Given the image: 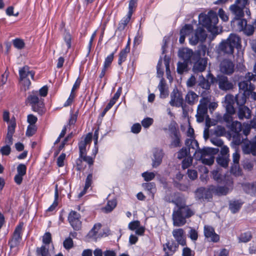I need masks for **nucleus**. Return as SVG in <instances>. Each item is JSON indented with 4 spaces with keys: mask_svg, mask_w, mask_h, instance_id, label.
<instances>
[{
    "mask_svg": "<svg viewBox=\"0 0 256 256\" xmlns=\"http://www.w3.org/2000/svg\"><path fill=\"white\" fill-rule=\"evenodd\" d=\"M185 144L187 146H192L194 151V156L198 160H200L202 162L207 165H211L214 162V155L217 152L216 150L206 148L203 149H200L198 148V142L196 140L192 139L186 140Z\"/></svg>",
    "mask_w": 256,
    "mask_h": 256,
    "instance_id": "f257e3e1",
    "label": "nucleus"
},
{
    "mask_svg": "<svg viewBox=\"0 0 256 256\" xmlns=\"http://www.w3.org/2000/svg\"><path fill=\"white\" fill-rule=\"evenodd\" d=\"M176 205L178 208L173 211L172 215L173 224L176 226H181L186 223V218L194 216L195 212L186 204L176 203Z\"/></svg>",
    "mask_w": 256,
    "mask_h": 256,
    "instance_id": "f03ea898",
    "label": "nucleus"
},
{
    "mask_svg": "<svg viewBox=\"0 0 256 256\" xmlns=\"http://www.w3.org/2000/svg\"><path fill=\"white\" fill-rule=\"evenodd\" d=\"M240 44V39L235 34H230L226 40L218 45L217 52L219 56L232 55L234 48H238Z\"/></svg>",
    "mask_w": 256,
    "mask_h": 256,
    "instance_id": "7ed1b4c3",
    "label": "nucleus"
},
{
    "mask_svg": "<svg viewBox=\"0 0 256 256\" xmlns=\"http://www.w3.org/2000/svg\"><path fill=\"white\" fill-rule=\"evenodd\" d=\"M245 78L246 79V80L240 82L238 84L240 90H243L244 93L241 96L242 100L240 99V96H236V102L238 104H244L246 100L245 95L248 92L252 90H254V86L251 84L250 81L256 80V75H254L250 72H248L246 74Z\"/></svg>",
    "mask_w": 256,
    "mask_h": 256,
    "instance_id": "20e7f679",
    "label": "nucleus"
},
{
    "mask_svg": "<svg viewBox=\"0 0 256 256\" xmlns=\"http://www.w3.org/2000/svg\"><path fill=\"white\" fill-rule=\"evenodd\" d=\"M199 20L208 30L212 32H214V30L216 28V26L218 21L216 12L210 11L207 15L201 14L199 15Z\"/></svg>",
    "mask_w": 256,
    "mask_h": 256,
    "instance_id": "39448f33",
    "label": "nucleus"
},
{
    "mask_svg": "<svg viewBox=\"0 0 256 256\" xmlns=\"http://www.w3.org/2000/svg\"><path fill=\"white\" fill-rule=\"evenodd\" d=\"M28 100L34 112L40 115L45 112L44 99L38 96L37 92L30 94L28 96Z\"/></svg>",
    "mask_w": 256,
    "mask_h": 256,
    "instance_id": "423d86ee",
    "label": "nucleus"
},
{
    "mask_svg": "<svg viewBox=\"0 0 256 256\" xmlns=\"http://www.w3.org/2000/svg\"><path fill=\"white\" fill-rule=\"evenodd\" d=\"M18 72L20 82L24 90L26 91L29 89L31 84L30 80L27 78V77L30 75L31 78L34 80V72L33 71L30 70V68L27 66L20 68Z\"/></svg>",
    "mask_w": 256,
    "mask_h": 256,
    "instance_id": "0eeeda50",
    "label": "nucleus"
},
{
    "mask_svg": "<svg viewBox=\"0 0 256 256\" xmlns=\"http://www.w3.org/2000/svg\"><path fill=\"white\" fill-rule=\"evenodd\" d=\"M22 227L23 223H20L16 226L12 238L8 243L10 249L16 248L20 245L22 240Z\"/></svg>",
    "mask_w": 256,
    "mask_h": 256,
    "instance_id": "6e6552de",
    "label": "nucleus"
},
{
    "mask_svg": "<svg viewBox=\"0 0 256 256\" xmlns=\"http://www.w3.org/2000/svg\"><path fill=\"white\" fill-rule=\"evenodd\" d=\"M226 186H211L210 190L214 194L222 196L226 195L232 189L233 182L230 178L228 177L226 180H225Z\"/></svg>",
    "mask_w": 256,
    "mask_h": 256,
    "instance_id": "1a4fd4ad",
    "label": "nucleus"
},
{
    "mask_svg": "<svg viewBox=\"0 0 256 256\" xmlns=\"http://www.w3.org/2000/svg\"><path fill=\"white\" fill-rule=\"evenodd\" d=\"M209 102L210 99L208 98H203L200 100L196 114V120L198 122H201L204 121L205 115L208 112V104Z\"/></svg>",
    "mask_w": 256,
    "mask_h": 256,
    "instance_id": "9d476101",
    "label": "nucleus"
},
{
    "mask_svg": "<svg viewBox=\"0 0 256 256\" xmlns=\"http://www.w3.org/2000/svg\"><path fill=\"white\" fill-rule=\"evenodd\" d=\"M207 36L206 31L202 28H198L194 35L189 39L190 42L192 45H196L199 42H203Z\"/></svg>",
    "mask_w": 256,
    "mask_h": 256,
    "instance_id": "9b49d317",
    "label": "nucleus"
},
{
    "mask_svg": "<svg viewBox=\"0 0 256 256\" xmlns=\"http://www.w3.org/2000/svg\"><path fill=\"white\" fill-rule=\"evenodd\" d=\"M80 218V214L74 210H72L68 214V220L74 230H78L81 228L82 222Z\"/></svg>",
    "mask_w": 256,
    "mask_h": 256,
    "instance_id": "f8f14e48",
    "label": "nucleus"
},
{
    "mask_svg": "<svg viewBox=\"0 0 256 256\" xmlns=\"http://www.w3.org/2000/svg\"><path fill=\"white\" fill-rule=\"evenodd\" d=\"M184 104V98L182 93L178 89H174L170 94V104L172 106L179 108Z\"/></svg>",
    "mask_w": 256,
    "mask_h": 256,
    "instance_id": "ddd939ff",
    "label": "nucleus"
},
{
    "mask_svg": "<svg viewBox=\"0 0 256 256\" xmlns=\"http://www.w3.org/2000/svg\"><path fill=\"white\" fill-rule=\"evenodd\" d=\"M220 70L223 74L230 75L234 72V64L232 61L224 59L220 63Z\"/></svg>",
    "mask_w": 256,
    "mask_h": 256,
    "instance_id": "4468645a",
    "label": "nucleus"
},
{
    "mask_svg": "<svg viewBox=\"0 0 256 256\" xmlns=\"http://www.w3.org/2000/svg\"><path fill=\"white\" fill-rule=\"evenodd\" d=\"M204 234L208 240L214 242H218L220 240V236L217 234L214 228L210 226H204Z\"/></svg>",
    "mask_w": 256,
    "mask_h": 256,
    "instance_id": "2eb2a0df",
    "label": "nucleus"
},
{
    "mask_svg": "<svg viewBox=\"0 0 256 256\" xmlns=\"http://www.w3.org/2000/svg\"><path fill=\"white\" fill-rule=\"evenodd\" d=\"M217 80L219 88L222 90H228L233 88L234 84L232 82L230 81L226 76H218Z\"/></svg>",
    "mask_w": 256,
    "mask_h": 256,
    "instance_id": "dca6fc26",
    "label": "nucleus"
},
{
    "mask_svg": "<svg viewBox=\"0 0 256 256\" xmlns=\"http://www.w3.org/2000/svg\"><path fill=\"white\" fill-rule=\"evenodd\" d=\"M172 236L178 244L184 246L186 244V239L184 236V230L182 228L175 229L172 231Z\"/></svg>",
    "mask_w": 256,
    "mask_h": 256,
    "instance_id": "f3484780",
    "label": "nucleus"
},
{
    "mask_svg": "<svg viewBox=\"0 0 256 256\" xmlns=\"http://www.w3.org/2000/svg\"><path fill=\"white\" fill-rule=\"evenodd\" d=\"M92 135L91 134H88L85 138L82 140L78 144V148L80 150V156L82 154H86V147L88 144H90L92 141Z\"/></svg>",
    "mask_w": 256,
    "mask_h": 256,
    "instance_id": "a211bd4d",
    "label": "nucleus"
},
{
    "mask_svg": "<svg viewBox=\"0 0 256 256\" xmlns=\"http://www.w3.org/2000/svg\"><path fill=\"white\" fill-rule=\"evenodd\" d=\"M214 80V77L210 73H208L207 75V80L205 79L202 76H200L199 78V86L204 89L208 90L210 86L209 80H210L211 82H213Z\"/></svg>",
    "mask_w": 256,
    "mask_h": 256,
    "instance_id": "6ab92c4d",
    "label": "nucleus"
},
{
    "mask_svg": "<svg viewBox=\"0 0 256 256\" xmlns=\"http://www.w3.org/2000/svg\"><path fill=\"white\" fill-rule=\"evenodd\" d=\"M163 156L164 153L162 150L156 148L154 150L152 163L153 168H156L161 164Z\"/></svg>",
    "mask_w": 256,
    "mask_h": 256,
    "instance_id": "aec40b11",
    "label": "nucleus"
},
{
    "mask_svg": "<svg viewBox=\"0 0 256 256\" xmlns=\"http://www.w3.org/2000/svg\"><path fill=\"white\" fill-rule=\"evenodd\" d=\"M193 56V51L186 48H181L178 51V56L188 62L190 60Z\"/></svg>",
    "mask_w": 256,
    "mask_h": 256,
    "instance_id": "412c9836",
    "label": "nucleus"
},
{
    "mask_svg": "<svg viewBox=\"0 0 256 256\" xmlns=\"http://www.w3.org/2000/svg\"><path fill=\"white\" fill-rule=\"evenodd\" d=\"M241 186L246 193L251 196L256 194V182L243 183Z\"/></svg>",
    "mask_w": 256,
    "mask_h": 256,
    "instance_id": "4be33fe9",
    "label": "nucleus"
},
{
    "mask_svg": "<svg viewBox=\"0 0 256 256\" xmlns=\"http://www.w3.org/2000/svg\"><path fill=\"white\" fill-rule=\"evenodd\" d=\"M240 105L238 108V117L240 120L244 118L248 119L251 116V111L248 107L243 106V104Z\"/></svg>",
    "mask_w": 256,
    "mask_h": 256,
    "instance_id": "5701e85b",
    "label": "nucleus"
},
{
    "mask_svg": "<svg viewBox=\"0 0 256 256\" xmlns=\"http://www.w3.org/2000/svg\"><path fill=\"white\" fill-rule=\"evenodd\" d=\"M171 142L170 145V148H176L180 146V136L178 130H174L170 136Z\"/></svg>",
    "mask_w": 256,
    "mask_h": 256,
    "instance_id": "b1692460",
    "label": "nucleus"
},
{
    "mask_svg": "<svg viewBox=\"0 0 256 256\" xmlns=\"http://www.w3.org/2000/svg\"><path fill=\"white\" fill-rule=\"evenodd\" d=\"M230 10L234 16L233 20H239L244 16V9L237 6L236 4H232L230 7Z\"/></svg>",
    "mask_w": 256,
    "mask_h": 256,
    "instance_id": "393cba45",
    "label": "nucleus"
},
{
    "mask_svg": "<svg viewBox=\"0 0 256 256\" xmlns=\"http://www.w3.org/2000/svg\"><path fill=\"white\" fill-rule=\"evenodd\" d=\"M207 60L206 58H202L196 62L194 65L193 71L196 72H202L206 69Z\"/></svg>",
    "mask_w": 256,
    "mask_h": 256,
    "instance_id": "a878e982",
    "label": "nucleus"
},
{
    "mask_svg": "<svg viewBox=\"0 0 256 256\" xmlns=\"http://www.w3.org/2000/svg\"><path fill=\"white\" fill-rule=\"evenodd\" d=\"M82 160L88 163L89 165H92L94 163V159L92 157L87 156L86 154H82V156L80 155L79 158L76 161L78 170H80L82 168Z\"/></svg>",
    "mask_w": 256,
    "mask_h": 256,
    "instance_id": "bb28decb",
    "label": "nucleus"
},
{
    "mask_svg": "<svg viewBox=\"0 0 256 256\" xmlns=\"http://www.w3.org/2000/svg\"><path fill=\"white\" fill-rule=\"evenodd\" d=\"M158 88L160 92V97L164 98L168 95V88L166 86L165 80L162 78L158 86Z\"/></svg>",
    "mask_w": 256,
    "mask_h": 256,
    "instance_id": "cd10ccee",
    "label": "nucleus"
},
{
    "mask_svg": "<svg viewBox=\"0 0 256 256\" xmlns=\"http://www.w3.org/2000/svg\"><path fill=\"white\" fill-rule=\"evenodd\" d=\"M242 151L245 154H252L256 156V146L252 142L244 144L242 146Z\"/></svg>",
    "mask_w": 256,
    "mask_h": 256,
    "instance_id": "c85d7f7f",
    "label": "nucleus"
},
{
    "mask_svg": "<svg viewBox=\"0 0 256 256\" xmlns=\"http://www.w3.org/2000/svg\"><path fill=\"white\" fill-rule=\"evenodd\" d=\"M198 96L193 91H189L185 96L186 102L190 105H193L198 101Z\"/></svg>",
    "mask_w": 256,
    "mask_h": 256,
    "instance_id": "c756f323",
    "label": "nucleus"
},
{
    "mask_svg": "<svg viewBox=\"0 0 256 256\" xmlns=\"http://www.w3.org/2000/svg\"><path fill=\"white\" fill-rule=\"evenodd\" d=\"M188 149L186 148H182L180 149L178 152L177 158L178 159H182L186 156H191V154H194V152H192L194 151V150L192 148V146H188Z\"/></svg>",
    "mask_w": 256,
    "mask_h": 256,
    "instance_id": "7c9ffc66",
    "label": "nucleus"
},
{
    "mask_svg": "<svg viewBox=\"0 0 256 256\" xmlns=\"http://www.w3.org/2000/svg\"><path fill=\"white\" fill-rule=\"evenodd\" d=\"M102 227V224L100 223L95 224L92 228L88 234V236L94 240H96L97 238H99L100 234L98 232Z\"/></svg>",
    "mask_w": 256,
    "mask_h": 256,
    "instance_id": "2f4dec72",
    "label": "nucleus"
},
{
    "mask_svg": "<svg viewBox=\"0 0 256 256\" xmlns=\"http://www.w3.org/2000/svg\"><path fill=\"white\" fill-rule=\"evenodd\" d=\"M36 256H51L48 250V246L42 245L36 249Z\"/></svg>",
    "mask_w": 256,
    "mask_h": 256,
    "instance_id": "473e14b6",
    "label": "nucleus"
},
{
    "mask_svg": "<svg viewBox=\"0 0 256 256\" xmlns=\"http://www.w3.org/2000/svg\"><path fill=\"white\" fill-rule=\"evenodd\" d=\"M132 16V14L129 15L128 14H127L121 20L118 26L119 30H123L125 28L127 24L130 22Z\"/></svg>",
    "mask_w": 256,
    "mask_h": 256,
    "instance_id": "72a5a7b5",
    "label": "nucleus"
},
{
    "mask_svg": "<svg viewBox=\"0 0 256 256\" xmlns=\"http://www.w3.org/2000/svg\"><path fill=\"white\" fill-rule=\"evenodd\" d=\"M117 202L114 198L108 201L106 206L102 208L106 212H112L116 206Z\"/></svg>",
    "mask_w": 256,
    "mask_h": 256,
    "instance_id": "f704fd0d",
    "label": "nucleus"
},
{
    "mask_svg": "<svg viewBox=\"0 0 256 256\" xmlns=\"http://www.w3.org/2000/svg\"><path fill=\"white\" fill-rule=\"evenodd\" d=\"M242 206V203L238 200L232 202L230 204V209L232 213L234 214L239 210Z\"/></svg>",
    "mask_w": 256,
    "mask_h": 256,
    "instance_id": "c9c22d12",
    "label": "nucleus"
},
{
    "mask_svg": "<svg viewBox=\"0 0 256 256\" xmlns=\"http://www.w3.org/2000/svg\"><path fill=\"white\" fill-rule=\"evenodd\" d=\"M232 23H233L234 25L236 23L238 26V30L240 31H242L245 26H246L247 22L246 20L241 18L239 20H232Z\"/></svg>",
    "mask_w": 256,
    "mask_h": 256,
    "instance_id": "e433bc0d",
    "label": "nucleus"
},
{
    "mask_svg": "<svg viewBox=\"0 0 256 256\" xmlns=\"http://www.w3.org/2000/svg\"><path fill=\"white\" fill-rule=\"evenodd\" d=\"M195 196L196 198L198 200L206 198V190L204 188H198L195 192Z\"/></svg>",
    "mask_w": 256,
    "mask_h": 256,
    "instance_id": "4c0bfd02",
    "label": "nucleus"
},
{
    "mask_svg": "<svg viewBox=\"0 0 256 256\" xmlns=\"http://www.w3.org/2000/svg\"><path fill=\"white\" fill-rule=\"evenodd\" d=\"M252 238V234L250 232H247L242 234L238 238L239 241L242 242H249Z\"/></svg>",
    "mask_w": 256,
    "mask_h": 256,
    "instance_id": "58836bf2",
    "label": "nucleus"
},
{
    "mask_svg": "<svg viewBox=\"0 0 256 256\" xmlns=\"http://www.w3.org/2000/svg\"><path fill=\"white\" fill-rule=\"evenodd\" d=\"M216 162L220 166L226 168L228 166L229 162L228 156H219L216 158Z\"/></svg>",
    "mask_w": 256,
    "mask_h": 256,
    "instance_id": "ea45409f",
    "label": "nucleus"
},
{
    "mask_svg": "<svg viewBox=\"0 0 256 256\" xmlns=\"http://www.w3.org/2000/svg\"><path fill=\"white\" fill-rule=\"evenodd\" d=\"M192 30L193 28L191 24H186L180 30V34L188 36L192 32Z\"/></svg>",
    "mask_w": 256,
    "mask_h": 256,
    "instance_id": "a19ab883",
    "label": "nucleus"
},
{
    "mask_svg": "<svg viewBox=\"0 0 256 256\" xmlns=\"http://www.w3.org/2000/svg\"><path fill=\"white\" fill-rule=\"evenodd\" d=\"M58 192L57 190V188H56L55 193H54V200L52 204L47 209V212H53L56 208L57 207L58 203Z\"/></svg>",
    "mask_w": 256,
    "mask_h": 256,
    "instance_id": "79ce46f5",
    "label": "nucleus"
},
{
    "mask_svg": "<svg viewBox=\"0 0 256 256\" xmlns=\"http://www.w3.org/2000/svg\"><path fill=\"white\" fill-rule=\"evenodd\" d=\"M142 186L145 190L154 195V194L156 191V185L154 182L144 183L143 184Z\"/></svg>",
    "mask_w": 256,
    "mask_h": 256,
    "instance_id": "37998d69",
    "label": "nucleus"
},
{
    "mask_svg": "<svg viewBox=\"0 0 256 256\" xmlns=\"http://www.w3.org/2000/svg\"><path fill=\"white\" fill-rule=\"evenodd\" d=\"M212 176L213 178L218 182H225V180H226L227 179V178H225V179L223 180L222 178V175L220 173V172L217 170H214L212 172Z\"/></svg>",
    "mask_w": 256,
    "mask_h": 256,
    "instance_id": "c03bdc74",
    "label": "nucleus"
},
{
    "mask_svg": "<svg viewBox=\"0 0 256 256\" xmlns=\"http://www.w3.org/2000/svg\"><path fill=\"white\" fill-rule=\"evenodd\" d=\"M16 127V122L15 118H12L10 122L8 128V134H14L15 132V128Z\"/></svg>",
    "mask_w": 256,
    "mask_h": 256,
    "instance_id": "a18cd8bd",
    "label": "nucleus"
},
{
    "mask_svg": "<svg viewBox=\"0 0 256 256\" xmlns=\"http://www.w3.org/2000/svg\"><path fill=\"white\" fill-rule=\"evenodd\" d=\"M254 26L252 24H246L242 31L247 36L252 35L254 32V27L256 28V22H254Z\"/></svg>",
    "mask_w": 256,
    "mask_h": 256,
    "instance_id": "49530a36",
    "label": "nucleus"
},
{
    "mask_svg": "<svg viewBox=\"0 0 256 256\" xmlns=\"http://www.w3.org/2000/svg\"><path fill=\"white\" fill-rule=\"evenodd\" d=\"M187 62H178L177 66V72L180 74H182L183 72L187 70Z\"/></svg>",
    "mask_w": 256,
    "mask_h": 256,
    "instance_id": "de8ad7c7",
    "label": "nucleus"
},
{
    "mask_svg": "<svg viewBox=\"0 0 256 256\" xmlns=\"http://www.w3.org/2000/svg\"><path fill=\"white\" fill-rule=\"evenodd\" d=\"M142 176L145 181L148 182L154 179L156 174L154 172H145L142 174Z\"/></svg>",
    "mask_w": 256,
    "mask_h": 256,
    "instance_id": "09e8293b",
    "label": "nucleus"
},
{
    "mask_svg": "<svg viewBox=\"0 0 256 256\" xmlns=\"http://www.w3.org/2000/svg\"><path fill=\"white\" fill-rule=\"evenodd\" d=\"M164 64L166 66V72L167 76V78L169 80L172 79L170 76V59L168 58L164 57Z\"/></svg>",
    "mask_w": 256,
    "mask_h": 256,
    "instance_id": "8fccbe9b",
    "label": "nucleus"
},
{
    "mask_svg": "<svg viewBox=\"0 0 256 256\" xmlns=\"http://www.w3.org/2000/svg\"><path fill=\"white\" fill-rule=\"evenodd\" d=\"M138 0H130L128 4V14H132L136 7Z\"/></svg>",
    "mask_w": 256,
    "mask_h": 256,
    "instance_id": "3c124183",
    "label": "nucleus"
},
{
    "mask_svg": "<svg viewBox=\"0 0 256 256\" xmlns=\"http://www.w3.org/2000/svg\"><path fill=\"white\" fill-rule=\"evenodd\" d=\"M230 172L231 173L236 176L242 174V171L240 168L239 164H234L231 167Z\"/></svg>",
    "mask_w": 256,
    "mask_h": 256,
    "instance_id": "603ef678",
    "label": "nucleus"
},
{
    "mask_svg": "<svg viewBox=\"0 0 256 256\" xmlns=\"http://www.w3.org/2000/svg\"><path fill=\"white\" fill-rule=\"evenodd\" d=\"M214 133L216 136H222L226 134V129L224 126H218L216 127Z\"/></svg>",
    "mask_w": 256,
    "mask_h": 256,
    "instance_id": "864d4df0",
    "label": "nucleus"
},
{
    "mask_svg": "<svg viewBox=\"0 0 256 256\" xmlns=\"http://www.w3.org/2000/svg\"><path fill=\"white\" fill-rule=\"evenodd\" d=\"M116 51V50L114 52L107 56V57L105 58L104 66L108 68L110 66L112 62L113 61L114 55Z\"/></svg>",
    "mask_w": 256,
    "mask_h": 256,
    "instance_id": "5fc2aeb1",
    "label": "nucleus"
},
{
    "mask_svg": "<svg viewBox=\"0 0 256 256\" xmlns=\"http://www.w3.org/2000/svg\"><path fill=\"white\" fill-rule=\"evenodd\" d=\"M164 246L168 252L170 251L174 252L177 248L178 245L174 243L170 244V242H167L165 244H164L163 248Z\"/></svg>",
    "mask_w": 256,
    "mask_h": 256,
    "instance_id": "6e6d98bb",
    "label": "nucleus"
},
{
    "mask_svg": "<svg viewBox=\"0 0 256 256\" xmlns=\"http://www.w3.org/2000/svg\"><path fill=\"white\" fill-rule=\"evenodd\" d=\"M235 100L236 101V98H234L232 95L227 94L225 96L224 106L226 105L234 104Z\"/></svg>",
    "mask_w": 256,
    "mask_h": 256,
    "instance_id": "4d7b16f0",
    "label": "nucleus"
},
{
    "mask_svg": "<svg viewBox=\"0 0 256 256\" xmlns=\"http://www.w3.org/2000/svg\"><path fill=\"white\" fill-rule=\"evenodd\" d=\"M14 46L18 49H22L24 46V42L22 39L16 38L13 40Z\"/></svg>",
    "mask_w": 256,
    "mask_h": 256,
    "instance_id": "13d9d810",
    "label": "nucleus"
},
{
    "mask_svg": "<svg viewBox=\"0 0 256 256\" xmlns=\"http://www.w3.org/2000/svg\"><path fill=\"white\" fill-rule=\"evenodd\" d=\"M52 242V236L50 232H47L42 236V242L44 245L48 246Z\"/></svg>",
    "mask_w": 256,
    "mask_h": 256,
    "instance_id": "bf43d9fd",
    "label": "nucleus"
},
{
    "mask_svg": "<svg viewBox=\"0 0 256 256\" xmlns=\"http://www.w3.org/2000/svg\"><path fill=\"white\" fill-rule=\"evenodd\" d=\"M153 122L154 120L152 118H146L142 121V125L144 128H148L153 124Z\"/></svg>",
    "mask_w": 256,
    "mask_h": 256,
    "instance_id": "052dcab7",
    "label": "nucleus"
},
{
    "mask_svg": "<svg viewBox=\"0 0 256 256\" xmlns=\"http://www.w3.org/2000/svg\"><path fill=\"white\" fill-rule=\"evenodd\" d=\"M26 166L24 164H20L17 167V174L24 176L26 174Z\"/></svg>",
    "mask_w": 256,
    "mask_h": 256,
    "instance_id": "680f3d73",
    "label": "nucleus"
},
{
    "mask_svg": "<svg viewBox=\"0 0 256 256\" xmlns=\"http://www.w3.org/2000/svg\"><path fill=\"white\" fill-rule=\"evenodd\" d=\"M241 127L242 125L240 122L238 121L233 122L232 124V128L236 132L238 133L241 131Z\"/></svg>",
    "mask_w": 256,
    "mask_h": 256,
    "instance_id": "e2e57ef3",
    "label": "nucleus"
},
{
    "mask_svg": "<svg viewBox=\"0 0 256 256\" xmlns=\"http://www.w3.org/2000/svg\"><path fill=\"white\" fill-rule=\"evenodd\" d=\"M188 236L192 240L196 241L198 238L197 231L194 228H190L188 232Z\"/></svg>",
    "mask_w": 256,
    "mask_h": 256,
    "instance_id": "0e129e2a",
    "label": "nucleus"
},
{
    "mask_svg": "<svg viewBox=\"0 0 256 256\" xmlns=\"http://www.w3.org/2000/svg\"><path fill=\"white\" fill-rule=\"evenodd\" d=\"M64 246L66 249H70L72 248L73 246V241L70 238H66L64 242H63Z\"/></svg>",
    "mask_w": 256,
    "mask_h": 256,
    "instance_id": "69168bd1",
    "label": "nucleus"
},
{
    "mask_svg": "<svg viewBox=\"0 0 256 256\" xmlns=\"http://www.w3.org/2000/svg\"><path fill=\"white\" fill-rule=\"evenodd\" d=\"M140 226V222L138 220H134L129 223L128 228L130 230H134Z\"/></svg>",
    "mask_w": 256,
    "mask_h": 256,
    "instance_id": "338daca9",
    "label": "nucleus"
},
{
    "mask_svg": "<svg viewBox=\"0 0 256 256\" xmlns=\"http://www.w3.org/2000/svg\"><path fill=\"white\" fill-rule=\"evenodd\" d=\"M10 146L6 144L0 148V152L2 155L8 156L11 151Z\"/></svg>",
    "mask_w": 256,
    "mask_h": 256,
    "instance_id": "774afa93",
    "label": "nucleus"
}]
</instances>
